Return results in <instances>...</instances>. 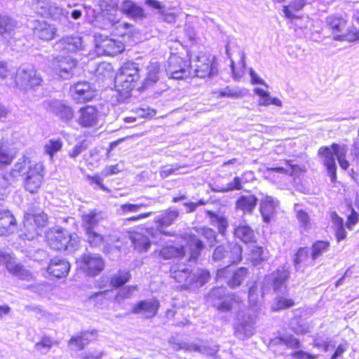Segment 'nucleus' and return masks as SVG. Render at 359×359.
Segmentation results:
<instances>
[{"instance_id":"obj_1","label":"nucleus","mask_w":359,"mask_h":359,"mask_svg":"<svg viewBox=\"0 0 359 359\" xmlns=\"http://www.w3.org/2000/svg\"><path fill=\"white\" fill-rule=\"evenodd\" d=\"M11 175L14 177L21 176L25 190L34 194L40 188L43 180V165L41 163H32L23 156L14 165Z\"/></svg>"},{"instance_id":"obj_2","label":"nucleus","mask_w":359,"mask_h":359,"mask_svg":"<svg viewBox=\"0 0 359 359\" xmlns=\"http://www.w3.org/2000/svg\"><path fill=\"white\" fill-rule=\"evenodd\" d=\"M348 148L345 145L333 143L330 147H321L318 149V155L323 158V163L326 168L332 182L337 180V158L340 167L347 170L349 163L346 158Z\"/></svg>"},{"instance_id":"obj_3","label":"nucleus","mask_w":359,"mask_h":359,"mask_svg":"<svg viewBox=\"0 0 359 359\" xmlns=\"http://www.w3.org/2000/svg\"><path fill=\"white\" fill-rule=\"evenodd\" d=\"M47 243L55 250L72 253L80 247V238L76 233H70L62 229H52L46 234Z\"/></svg>"},{"instance_id":"obj_4","label":"nucleus","mask_w":359,"mask_h":359,"mask_svg":"<svg viewBox=\"0 0 359 359\" xmlns=\"http://www.w3.org/2000/svg\"><path fill=\"white\" fill-rule=\"evenodd\" d=\"M242 247L233 243H227L216 247L212 252V261L231 265L242 260Z\"/></svg>"},{"instance_id":"obj_5","label":"nucleus","mask_w":359,"mask_h":359,"mask_svg":"<svg viewBox=\"0 0 359 359\" xmlns=\"http://www.w3.org/2000/svg\"><path fill=\"white\" fill-rule=\"evenodd\" d=\"M180 215L179 210L172 207L165 210L162 211L158 215L154 218V222L158 224L157 229H147V232L151 236L152 239L157 238L159 234L167 236H172L175 233L172 231H163V227H167L172 225Z\"/></svg>"},{"instance_id":"obj_6","label":"nucleus","mask_w":359,"mask_h":359,"mask_svg":"<svg viewBox=\"0 0 359 359\" xmlns=\"http://www.w3.org/2000/svg\"><path fill=\"white\" fill-rule=\"evenodd\" d=\"M249 273L248 268L241 266L236 269L230 265L217 269V281L224 280L231 289L241 286Z\"/></svg>"},{"instance_id":"obj_7","label":"nucleus","mask_w":359,"mask_h":359,"mask_svg":"<svg viewBox=\"0 0 359 359\" xmlns=\"http://www.w3.org/2000/svg\"><path fill=\"white\" fill-rule=\"evenodd\" d=\"M48 222V216L25 217L23 228L21 229L20 237L23 240L32 241L43 231V228Z\"/></svg>"},{"instance_id":"obj_8","label":"nucleus","mask_w":359,"mask_h":359,"mask_svg":"<svg viewBox=\"0 0 359 359\" xmlns=\"http://www.w3.org/2000/svg\"><path fill=\"white\" fill-rule=\"evenodd\" d=\"M81 270L89 276L98 275L104 268V262L102 256L95 253H84L78 260Z\"/></svg>"},{"instance_id":"obj_9","label":"nucleus","mask_w":359,"mask_h":359,"mask_svg":"<svg viewBox=\"0 0 359 359\" xmlns=\"http://www.w3.org/2000/svg\"><path fill=\"white\" fill-rule=\"evenodd\" d=\"M167 74L173 79H184L191 75L190 62L180 56L171 55L168 61Z\"/></svg>"},{"instance_id":"obj_10","label":"nucleus","mask_w":359,"mask_h":359,"mask_svg":"<svg viewBox=\"0 0 359 359\" xmlns=\"http://www.w3.org/2000/svg\"><path fill=\"white\" fill-rule=\"evenodd\" d=\"M255 331L254 317L248 311H240L234 327V335L241 340L252 337Z\"/></svg>"},{"instance_id":"obj_11","label":"nucleus","mask_w":359,"mask_h":359,"mask_svg":"<svg viewBox=\"0 0 359 359\" xmlns=\"http://www.w3.org/2000/svg\"><path fill=\"white\" fill-rule=\"evenodd\" d=\"M16 83L25 88H32L39 86L42 83V79L32 66L24 65L17 71Z\"/></svg>"},{"instance_id":"obj_12","label":"nucleus","mask_w":359,"mask_h":359,"mask_svg":"<svg viewBox=\"0 0 359 359\" xmlns=\"http://www.w3.org/2000/svg\"><path fill=\"white\" fill-rule=\"evenodd\" d=\"M226 292V289L224 287H214L208 295V302L218 311L227 312L232 308L233 299Z\"/></svg>"},{"instance_id":"obj_13","label":"nucleus","mask_w":359,"mask_h":359,"mask_svg":"<svg viewBox=\"0 0 359 359\" xmlns=\"http://www.w3.org/2000/svg\"><path fill=\"white\" fill-rule=\"evenodd\" d=\"M43 107L53 112L59 119L65 123L72 120L74 116V109L62 100H51L44 101Z\"/></svg>"},{"instance_id":"obj_14","label":"nucleus","mask_w":359,"mask_h":359,"mask_svg":"<svg viewBox=\"0 0 359 359\" xmlns=\"http://www.w3.org/2000/svg\"><path fill=\"white\" fill-rule=\"evenodd\" d=\"M193 62H194L195 67L194 72L197 77H210L217 72V66L213 62V59L204 53H201Z\"/></svg>"},{"instance_id":"obj_15","label":"nucleus","mask_w":359,"mask_h":359,"mask_svg":"<svg viewBox=\"0 0 359 359\" xmlns=\"http://www.w3.org/2000/svg\"><path fill=\"white\" fill-rule=\"evenodd\" d=\"M186 250V258L189 262H196L205 248L203 242L195 234L185 233L184 235Z\"/></svg>"},{"instance_id":"obj_16","label":"nucleus","mask_w":359,"mask_h":359,"mask_svg":"<svg viewBox=\"0 0 359 359\" xmlns=\"http://www.w3.org/2000/svg\"><path fill=\"white\" fill-rule=\"evenodd\" d=\"M290 276L289 268L285 266H279L271 273L269 278L273 291L278 295H283L287 292V281Z\"/></svg>"},{"instance_id":"obj_17","label":"nucleus","mask_w":359,"mask_h":359,"mask_svg":"<svg viewBox=\"0 0 359 359\" xmlns=\"http://www.w3.org/2000/svg\"><path fill=\"white\" fill-rule=\"evenodd\" d=\"M77 61L72 57H55L52 61V66L57 74L62 79H69L73 74Z\"/></svg>"},{"instance_id":"obj_18","label":"nucleus","mask_w":359,"mask_h":359,"mask_svg":"<svg viewBox=\"0 0 359 359\" xmlns=\"http://www.w3.org/2000/svg\"><path fill=\"white\" fill-rule=\"evenodd\" d=\"M28 27L33 30L34 34L41 40H51L56 34V28L55 26L48 24L44 20H29L28 22Z\"/></svg>"},{"instance_id":"obj_19","label":"nucleus","mask_w":359,"mask_h":359,"mask_svg":"<svg viewBox=\"0 0 359 359\" xmlns=\"http://www.w3.org/2000/svg\"><path fill=\"white\" fill-rule=\"evenodd\" d=\"M159 306V302L156 299L142 300L133 306L132 313L151 318L157 314Z\"/></svg>"},{"instance_id":"obj_20","label":"nucleus","mask_w":359,"mask_h":359,"mask_svg":"<svg viewBox=\"0 0 359 359\" xmlns=\"http://www.w3.org/2000/svg\"><path fill=\"white\" fill-rule=\"evenodd\" d=\"M82 47L81 38L77 36L62 37L55 45V49L62 54L74 53Z\"/></svg>"},{"instance_id":"obj_21","label":"nucleus","mask_w":359,"mask_h":359,"mask_svg":"<svg viewBox=\"0 0 359 359\" xmlns=\"http://www.w3.org/2000/svg\"><path fill=\"white\" fill-rule=\"evenodd\" d=\"M70 269L69 262L60 257H55L50 259L47 271L57 278L65 277Z\"/></svg>"},{"instance_id":"obj_22","label":"nucleus","mask_w":359,"mask_h":359,"mask_svg":"<svg viewBox=\"0 0 359 359\" xmlns=\"http://www.w3.org/2000/svg\"><path fill=\"white\" fill-rule=\"evenodd\" d=\"M138 71L137 64L131 62L125 63L115 78V83L127 82L128 78L130 79V81H137L139 79Z\"/></svg>"},{"instance_id":"obj_23","label":"nucleus","mask_w":359,"mask_h":359,"mask_svg":"<svg viewBox=\"0 0 359 359\" xmlns=\"http://www.w3.org/2000/svg\"><path fill=\"white\" fill-rule=\"evenodd\" d=\"M278 205V201L271 196H264L261 198L259 211L265 223H269L271 221Z\"/></svg>"},{"instance_id":"obj_24","label":"nucleus","mask_w":359,"mask_h":359,"mask_svg":"<svg viewBox=\"0 0 359 359\" xmlns=\"http://www.w3.org/2000/svg\"><path fill=\"white\" fill-rule=\"evenodd\" d=\"M79 117L78 123L85 128H89L96 126L97 123V110L92 107L87 106L79 110Z\"/></svg>"},{"instance_id":"obj_25","label":"nucleus","mask_w":359,"mask_h":359,"mask_svg":"<svg viewBox=\"0 0 359 359\" xmlns=\"http://www.w3.org/2000/svg\"><path fill=\"white\" fill-rule=\"evenodd\" d=\"M17 223L13 214L8 210L0 212V236L12 233L16 229Z\"/></svg>"},{"instance_id":"obj_26","label":"nucleus","mask_w":359,"mask_h":359,"mask_svg":"<svg viewBox=\"0 0 359 359\" xmlns=\"http://www.w3.org/2000/svg\"><path fill=\"white\" fill-rule=\"evenodd\" d=\"M85 238L89 246L93 248H100L103 245L102 251L105 253L109 252V237H104L95 231L85 232Z\"/></svg>"},{"instance_id":"obj_27","label":"nucleus","mask_w":359,"mask_h":359,"mask_svg":"<svg viewBox=\"0 0 359 359\" xmlns=\"http://www.w3.org/2000/svg\"><path fill=\"white\" fill-rule=\"evenodd\" d=\"M191 271L187 266L182 264H173L170 267V276L177 282L184 283L189 287Z\"/></svg>"},{"instance_id":"obj_28","label":"nucleus","mask_w":359,"mask_h":359,"mask_svg":"<svg viewBox=\"0 0 359 359\" xmlns=\"http://www.w3.org/2000/svg\"><path fill=\"white\" fill-rule=\"evenodd\" d=\"M258 198L255 195H242L236 202V208L245 214H252L257 205Z\"/></svg>"},{"instance_id":"obj_29","label":"nucleus","mask_w":359,"mask_h":359,"mask_svg":"<svg viewBox=\"0 0 359 359\" xmlns=\"http://www.w3.org/2000/svg\"><path fill=\"white\" fill-rule=\"evenodd\" d=\"M326 25L330 30L335 35L341 34L347 26V20L341 15L332 14L326 18Z\"/></svg>"},{"instance_id":"obj_30","label":"nucleus","mask_w":359,"mask_h":359,"mask_svg":"<svg viewBox=\"0 0 359 359\" xmlns=\"http://www.w3.org/2000/svg\"><path fill=\"white\" fill-rule=\"evenodd\" d=\"M121 11L128 17L135 19H143L145 17L143 8L130 0H125L121 4Z\"/></svg>"},{"instance_id":"obj_31","label":"nucleus","mask_w":359,"mask_h":359,"mask_svg":"<svg viewBox=\"0 0 359 359\" xmlns=\"http://www.w3.org/2000/svg\"><path fill=\"white\" fill-rule=\"evenodd\" d=\"M97 338V332L95 330L88 332L85 331L81 333L80 336L72 337L69 341V346H75L77 351L83 349L90 341Z\"/></svg>"},{"instance_id":"obj_32","label":"nucleus","mask_w":359,"mask_h":359,"mask_svg":"<svg viewBox=\"0 0 359 359\" xmlns=\"http://www.w3.org/2000/svg\"><path fill=\"white\" fill-rule=\"evenodd\" d=\"M104 219V215L101 211L93 210L82 217L84 231H95L97 224Z\"/></svg>"},{"instance_id":"obj_33","label":"nucleus","mask_w":359,"mask_h":359,"mask_svg":"<svg viewBox=\"0 0 359 359\" xmlns=\"http://www.w3.org/2000/svg\"><path fill=\"white\" fill-rule=\"evenodd\" d=\"M146 233L133 232L130 235V239L134 248L139 251H147L151 246V241L149 239L151 236L147 231Z\"/></svg>"},{"instance_id":"obj_34","label":"nucleus","mask_w":359,"mask_h":359,"mask_svg":"<svg viewBox=\"0 0 359 359\" xmlns=\"http://www.w3.org/2000/svg\"><path fill=\"white\" fill-rule=\"evenodd\" d=\"M159 256L164 259L184 258L186 257V250L182 245H168L160 250Z\"/></svg>"},{"instance_id":"obj_35","label":"nucleus","mask_w":359,"mask_h":359,"mask_svg":"<svg viewBox=\"0 0 359 359\" xmlns=\"http://www.w3.org/2000/svg\"><path fill=\"white\" fill-rule=\"evenodd\" d=\"M210 278L209 271L203 269H198L191 275L189 280V287H201L204 285Z\"/></svg>"},{"instance_id":"obj_36","label":"nucleus","mask_w":359,"mask_h":359,"mask_svg":"<svg viewBox=\"0 0 359 359\" xmlns=\"http://www.w3.org/2000/svg\"><path fill=\"white\" fill-rule=\"evenodd\" d=\"M16 27L15 20L7 15H0V35L3 37H11Z\"/></svg>"},{"instance_id":"obj_37","label":"nucleus","mask_w":359,"mask_h":359,"mask_svg":"<svg viewBox=\"0 0 359 359\" xmlns=\"http://www.w3.org/2000/svg\"><path fill=\"white\" fill-rule=\"evenodd\" d=\"M234 235L245 243L255 242L254 231L248 225H239L235 228Z\"/></svg>"},{"instance_id":"obj_38","label":"nucleus","mask_w":359,"mask_h":359,"mask_svg":"<svg viewBox=\"0 0 359 359\" xmlns=\"http://www.w3.org/2000/svg\"><path fill=\"white\" fill-rule=\"evenodd\" d=\"M7 270L13 275L18 277L20 279L25 280L29 276L28 271L20 264L10 260L8 255L7 261L4 262Z\"/></svg>"},{"instance_id":"obj_39","label":"nucleus","mask_w":359,"mask_h":359,"mask_svg":"<svg viewBox=\"0 0 359 359\" xmlns=\"http://www.w3.org/2000/svg\"><path fill=\"white\" fill-rule=\"evenodd\" d=\"M109 20L113 26V33L119 36H124L128 35L132 32L133 26L125 22H121L118 19H116L115 16L113 18L109 17Z\"/></svg>"},{"instance_id":"obj_40","label":"nucleus","mask_w":359,"mask_h":359,"mask_svg":"<svg viewBox=\"0 0 359 359\" xmlns=\"http://www.w3.org/2000/svg\"><path fill=\"white\" fill-rule=\"evenodd\" d=\"M147 69V76L140 90H144L152 87L153 84L156 83L158 80L159 65L157 63L151 62L148 66Z\"/></svg>"},{"instance_id":"obj_41","label":"nucleus","mask_w":359,"mask_h":359,"mask_svg":"<svg viewBox=\"0 0 359 359\" xmlns=\"http://www.w3.org/2000/svg\"><path fill=\"white\" fill-rule=\"evenodd\" d=\"M309 258V248H300L296 254L294 255V269L297 271H304V269L308 264H306V261Z\"/></svg>"},{"instance_id":"obj_42","label":"nucleus","mask_w":359,"mask_h":359,"mask_svg":"<svg viewBox=\"0 0 359 359\" xmlns=\"http://www.w3.org/2000/svg\"><path fill=\"white\" fill-rule=\"evenodd\" d=\"M68 15V11L52 3L48 8V13H47V16H50L52 18L59 20L63 24H66L69 22Z\"/></svg>"},{"instance_id":"obj_43","label":"nucleus","mask_w":359,"mask_h":359,"mask_svg":"<svg viewBox=\"0 0 359 359\" xmlns=\"http://www.w3.org/2000/svg\"><path fill=\"white\" fill-rule=\"evenodd\" d=\"M29 6L35 13L41 15L47 16L50 2L48 0H27Z\"/></svg>"},{"instance_id":"obj_44","label":"nucleus","mask_w":359,"mask_h":359,"mask_svg":"<svg viewBox=\"0 0 359 359\" xmlns=\"http://www.w3.org/2000/svg\"><path fill=\"white\" fill-rule=\"evenodd\" d=\"M148 206L147 204L140 203L133 204L130 203H126L121 204L117 209L116 212L118 215L121 216H126L131 213H135L139 212L140 210L145 208Z\"/></svg>"},{"instance_id":"obj_45","label":"nucleus","mask_w":359,"mask_h":359,"mask_svg":"<svg viewBox=\"0 0 359 359\" xmlns=\"http://www.w3.org/2000/svg\"><path fill=\"white\" fill-rule=\"evenodd\" d=\"M101 46L107 55H115L123 50V44L111 39H106L102 41Z\"/></svg>"},{"instance_id":"obj_46","label":"nucleus","mask_w":359,"mask_h":359,"mask_svg":"<svg viewBox=\"0 0 359 359\" xmlns=\"http://www.w3.org/2000/svg\"><path fill=\"white\" fill-rule=\"evenodd\" d=\"M330 243L325 241H317L311 247V257L312 261L316 260L330 248Z\"/></svg>"},{"instance_id":"obj_47","label":"nucleus","mask_w":359,"mask_h":359,"mask_svg":"<svg viewBox=\"0 0 359 359\" xmlns=\"http://www.w3.org/2000/svg\"><path fill=\"white\" fill-rule=\"evenodd\" d=\"M25 212V217H33L36 218L38 216H47V215L43 212V205L36 200L27 204V208Z\"/></svg>"},{"instance_id":"obj_48","label":"nucleus","mask_w":359,"mask_h":359,"mask_svg":"<svg viewBox=\"0 0 359 359\" xmlns=\"http://www.w3.org/2000/svg\"><path fill=\"white\" fill-rule=\"evenodd\" d=\"M206 213L207 215L212 219V223L217 225L219 233L224 236L229 225L227 219L210 210H208Z\"/></svg>"},{"instance_id":"obj_49","label":"nucleus","mask_w":359,"mask_h":359,"mask_svg":"<svg viewBox=\"0 0 359 359\" xmlns=\"http://www.w3.org/2000/svg\"><path fill=\"white\" fill-rule=\"evenodd\" d=\"M131 275L128 271L119 270L116 274L113 275L110 279V285L118 288L129 281Z\"/></svg>"},{"instance_id":"obj_50","label":"nucleus","mask_w":359,"mask_h":359,"mask_svg":"<svg viewBox=\"0 0 359 359\" xmlns=\"http://www.w3.org/2000/svg\"><path fill=\"white\" fill-rule=\"evenodd\" d=\"M15 158L12 151L4 144H0V170L10 165Z\"/></svg>"},{"instance_id":"obj_51","label":"nucleus","mask_w":359,"mask_h":359,"mask_svg":"<svg viewBox=\"0 0 359 359\" xmlns=\"http://www.w3.org/2000/svg\"><path fill=\"white\" fill-rule=\"evenodd\" d=\"M298 205H295L296 217L299 223V226L305 231L311 228L310 217L309 214L303 210H298Z\"/></svg>"},{"instance_id":"obj_52","label":"nucleus","mask_w":359,"mask_h":359,"mask_svg":"<svg viewBox=\"0 0 359 359\" xmlns=\"http://www.w3.org/2000/svg\"><path fill=\"white\" fill-rule=\"evenodd\" d=\"M334 39L336 41H347L353 42L359 40V29L352 27L347 30V32L341 34H337L334 36Z\"/></svg>"},{"instance_id":"obj_53","label":"nucleus","mask_w":359,"mask_h":359,"mask_svg":"<svg viewBox=\"0 0 359 359\" xmlns=\"http://www.w3.org/2000/svg\"><path fill=\"white\" fill-rule=\"evenodd\" d=\"M243 189L242 180L238 177H235L232 182L226 184L225 186L215 189L216 191L226 193L235 190H241Z\"/></svg>"},{"instance_id":"obj_54","label":"nucleus","mask_w":359,"mask_h":359,"mask_svg":"<svg viewBox=\"0 0 359 359\" xmlns=\"http://www.w3.org/2000/svg\"><path fill=\"white\" fill-rule=\"evenodd\" d=\"M62 147V142L57 140H50L45 145V151L47 154L53 157Z\"/></svg>"},{"instance_id":"obj_55","label":"nucleus","mask_w":359,"mask_h":359,"mask_svg":"<svg viewBox=\"0 0 359 359\" xmlns=\"http://www.w3.org/2000/svg\"><path fill=\"white\" fill-rule=\"evenodd\" d=\"M240 61L238 62V70L236 71L234 65V62L231 61V67L233 74L236 79H240L245 69V53L243 50L239 51Z\"/></svg>"},{"instance_id":"obj_56","label":"nucleus","mask_w":359,"mask_h":359,"mask_svg":"<svg viewBox=\"0 0 359 359\" xmlns=\"http://www.w3.org/2000/svg\"><path fill=\"white\" fill-rule=\"evenodd\" d=\"M53 344V341L50 337H43L39 342L35 344V348L41 354H46Z\"/></svg>"},{"instance_id":"obj_57","label":"nucleus","mask_w":359,"mask_h":359,"mask_svg":"<svg viewBox=\"0 0 359 359\" xmlns=\"http://www.w3.org/2000/svg\"><path fill=\"white\" fill-rule=\"evenodd\" d=\"M279 341L290 348L297 349L301 347L300 341L292 334L282 336Z\"/></svg>"},{"instance_id":"obj_58","label":"nucleus","mask_w":359,"mask_h":359,"mask_svg":"<svg viewBox=\"0 0 359 359\" xmlns=\"http://www.w3.org/2000/svg\"><path fill=\"white\" fill-rule=\"evenodd\" d=\"M93 92L94 91H74L72 97L77 103L87 102L94 98L95 95L93 94Z\"/></svg>"},{"instance_id":"obj_59","label":"nucleus","mask_w":359,"mask_h":359,"mask_svg":"<svg viewBox=\"0 0 359 359\" xmlns=\"http://www.w3.org/2000/svg\"><path fill=\"white\" fill-rule=\"evenodd\" d=\"M183 166L179 165L178 164L173 165L171 167L163 166L161 168L159 175L161 178L165 179L172 175L179 174L180 172H178V171Z\"/></svg>"},{"instance_id":"obj_60","label":"nucleus","mask_w":359,"mask_h":359,"mask_svg":"<svg viewBox=\"0 0 359 359\" xmlns=\"http://www.w3.org/2000/svg\"><path fill=\"white\" fill-rule=\"evenodd\" d=\"M87 149L88 144L86 140H83L76 144L73 149L69 151V156L72 158H75Z\"/></svg>"},{"instance_id":"obj_61","label":"nucleus","mask_w":359,"mask_h":359,"mask_svg":"<svg viewBox=\"0 0 359 359\" xmlns=\"http://www.w3.org/2000/svg\"><path fill=\"white\" fill-rule=\"evenodd\" d=\"M131 91H116V95L112 97V103L116 104L114 99H116L117 103H128L131 98Z\"/></svg>"},{"instance_id":"obj_62","label":"nucleus","mask_w":359,"mask_h":359,"mask_svg":"<svg viewBox=\"0 0 359 359\" xmlns=\"http://www.w3.org/2000/svg\"><path fill=\"white\" fill-rule=\"evenodd\" d=\"M172 348L176 351L184 349L189 351H197L200 350L199 346L193 344H189L184 342H172Z\"/></svg>"},{"instance_id":"obj_63","label":"nucleus","mask_w":359,"mask_h":359,"mask_svg":"<svg viewBox=\"0 0 359 359\" xmlns=\"http://www.w3.org/2000/svg\"><path fill=\"white\" fill-rule=\"evenodd\" d=\"M201 234L207 239L210 246H212L217 243V233L213 229L206 227L203 228Z\"/></svg>"},{"instance_id":"obj_64","label":"nucleus","mask_w":359,"mask_h":359,"mask_svg":"<svg viewBox=\"0 0 359 359\" xmlns=\"http://www.w3.org/2000/svg\"><path fill=\"white\" fill-rule=\"evenodd\" d=\"M106 353L103 351L98 350H89L88 351L81 353L80 357L81 359H101Z\"/></svg>"}]
</instances>
